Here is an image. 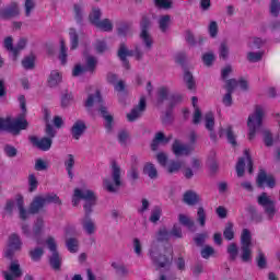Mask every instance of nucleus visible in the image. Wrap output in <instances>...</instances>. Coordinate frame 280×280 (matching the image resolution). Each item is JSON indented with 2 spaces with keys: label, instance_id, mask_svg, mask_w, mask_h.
<instances>
[{
  "label": "nucleus",
  "instance_id": "nucleus-1",
  "mask_svg": "<svg viewBox=\"0 0 280 280\" xmlns=\"http://www.w3.org/2000/svg\"><path fill=\"white\" fill-rule=\"evenodd\" d=\"M80 200H84L83 209L85 217L81 222L83 231H85L88 235H93V233H95V222L91 219V214L93 213V208L97 205V197L93 190L75 188L72 196L73 207H78Z\"/></svg>",
  "mask_w": 280,
  "mask_h": 280
},
{
  "label": "nucleus",
  "instance_id": "nucleus-2",
  "mask_svg": "<svg viewBox=\"0 0 280 280\" xmlns=\"http://www.w3.org/2000/svg\"><path fill=\"white\" fill-rule=\"evenodd\" d=\"M149 256L153 264L156 265V270H159V268H170L174 259V250H172V247H168L164 250V254H159L156 241H153L149 250Z\"/></svg>",
  "mask_w": 280,
  "mask_h": 280
},
{
  "label": "nucleus",
  "instance_id": "nucleus-3",
  "mask_svg": "<svg viewBox=\"0 0 280 280\" xmlns=\"http://www.w3.org/2000/svg\"><path fill=\"white\" fill-rule=\"evenodd\" d=\"M100 104V113L103 117V119H105L106 124H105V129L108 132L113 131V115L108 114V108H106V106H104V98H102V93L100 92V90H96L95 94H90L86 102H85V106L86 108H91L93 106V104Z\"/></svg>",
  "mask_w": 280,
  "mask_h": 280
},
{
  "label": "nucleus",
  "instance_id": "nucleus-4",
  "mask_svg": "<svg viewBox=\"0 0 280 280\" xmlns=\"http://www.w3.org/2000/svg\"><path fill=\"white\" fill-rule=\"evenodd\" d=\"M51 203L62 205V200H60V197H58V195L54 192L47 194L45 196L38 195L34 197L33 201L30 205L28 211L30 213H32V215H36V213H40L43 208Z\"/></svg>",
  "mask_w": 280,
  "mask_h": 280
},
{
  "label": "nucleus",
  "instance_id": "nucleus-5",
  "mask_svg": "<svg viewBox=\"0 0 280 280\" xmlns=\"http://www.w3.org/2000/svg\"><path fill=\"white\" fill-rule=\"evenodd\" d=\"M253 235L250 230L243 229L241 234V260L244 264L253 261Z\"/></svg>",
  "mask_w": 280,
  "mask_h": 280
},
{
  "label": "nucleus",
  "instance_id": "nucleus-6",
  "mask_svg": "<svg viewBox=\"0 0 280 280\" xmlns=\"http://www.w3.org/2000/svg\"><path fill=\"white\" fill-rule=\"evenodd\" d=\"M264 124V108L261 105H256L255 113L248 116L247 126L249 128L248 139L253 141L259 128Z\"/></svg>",
  "mask_w": 280,
  "mask_h": 280
},
{
  "label": "nucleus",
  "instance_id": "nucleus-7",
  "mask_svg": "<svg viewBox=\"0 0 280 280\" xmlns=\"http://www.w3.org/2000/svg\"><path fill=\"white\" fill-rule=\"evenodd\" d=\"M27 128V120H12V118H0V132H10L11 135H20L21 130Z\"/></svg>",
  "mask_w": 280,
  "mask_h": 280
},
{
  "label": "nucleus",
  "instance_id": "nucleus-8",
  "mask_svg": "<svg viewBox=\"0 0 280 280\" xmlns=\"http://www.w3.org/2000/svg\"><path fill=\"white\" fill-rule=\"evenodd\" d=\"M112 178L114 185L109 179H105L103 185L109 194H117V189L121 187V167H119L116 162H113L112 164Z\"/></svg>",
  "mask_w": 280,
  "mask_h": 280
},
{
  "label": "nucleus",
  "instance_id": "nucleus-9",
  "mask_svg": "<svg viewBox=\"0 0 280 280\" xmlns=\"http://www.w3.org/2000/svg\"><path fill=\"white\" fill-rule=\"evenodd\" d=\"M46 244L49 250L52 252V255L49 258V264L52 270H60V268L62 267V258L58 253V245L56 244V240L54 238V236H49L46 240Z\"/></svg>",
  "mask_w": 280,
  "mask_h": 280
},
{
  "label": "nucleus",
  "instance_id": "nucleus-10",
  "mask_svg": "<svg viewBox=\"0 0 280 280\" xmlns=\"http://www.w3.org/2000/svg\"><path fill=\"white\" fill-rule=\"evenodd\" d=\"M152 25V22L150 21V18L142 16V20L140 22V38L142 43L144 44L145 49H152V45H154V40L152 39V35H150V26Z\"/></svg>",
  "mask_w": 280,
  "mask_h": 280
},
{
  "label": "nucleus",
  "instance_id": "nucleus-11",
  "mask_svg": "<svg viewBox=\"0 0 280 280\" xmlns=\"http://www.w3.org/2000/svg\"><path fill=\"white\" fill-rule=\"evenodd\" d=\"M257 203L264 208V211L268 220H272L277 213V208L275 206V200L270 199L268 192H261L257 197Z\"/></svg>",
  "mask_w": 280,
  "mask_h": 280
},
{
  "label": "nucleus",
  "instance_id": "nucleus-12",
  "mask_svg": "<svg viewBox=\"0 0 280 280\" xmlns=\"http://www.w3.org/2000/svg\"><path fill=\"white\" fill-rule=\"evenodd\" d=\"M244 156L245 158H240L238 162L236 163V174L238 178H242V176H244L246 161H247L248 174H253V158L250 156V150L245 149Z\"/></svg>",
  "mask_w": 280,
  "mask_h": 280
},
{
  "label": "nucleus",
  "instance_id": "nucleus-13",
  "mask_svg": "<svg viewBox=\"0 0 280 280\" xmlns=\"http://www.w3.org/2000/svg\"><path fill=\"white\" fill-rule=\"evenodd\" d=\"M21 246H23V242H21L19 234H11L9 236L8 248L4 253V257H7V259H12L14 257V253L16 250H21Z\"/></svg>",
  "mask_w": 280,
  "mask_h": 280
},
{
  "label": "nucleus",
  "instance_id": "nucleus-14",
  "mask_svg": "<svg viewBox=\"0 0 280 280\" xmlns=\"http://www.w3.org/2000/svg\"><path fill=\"white\" fill-rule=\"evenodd\" d=\"M256 185L260 189L264 188L265 185H267L269 189H275L277 180L273 175H268L264 168H260L256 178Z\"/></svg>",
  "mask_w": 280,
  "mask_h": 280
},
{
  "label": "nucleus",
  "instance_id": "nucleus-15",
  "mask_svg": "<svg viewBox=\"0 0 280 280\" xmlns=\"http://www.w3.org/2000/svg\"><path fill=\"white\" fill-rule=\"evenodd\" d=\"M31 143L34 145V148H37V150H42V152H49L51 150V145L54 144V140L51 138H38L36 136L30 137Z\"/></svg>",
  "mask_w": 280,
  "mask_h": 280
},
{
  "label": "nucleus",
  "instance_id": "nucleus-16",
  "mask_svg": "<svg viewBox=\"0 0 280 280\" xmlns=\"http://www.w3.org/2000/svg\"><path fill=\"white\" fill-rule=\"evenodd\" d=\"M2 275L5 280L21 279L23 277V269H21L19 261H12L9 266V271H3Z\"/></svg>",
  "mask_w": 280,
  "mask_h": 280
},
{
  "label": "nucleus",
  "instance_id": "nucleus-17",
  "mask_svg": "<svg viewBox=\"0 0 280 280\" xmlns=\"http://www.w3.org/2000/svg\"><path fill=\"white\" fill-rule=\"evenodd\" d=\"M172 151L175 156H189L194 152V144H180V140L176 139L173 142Z\"/></svg>",
  "mask_w": 280,
  "mask_h": 280
},
{
  "label": "nucleus",
  "instance_id": "nucleus-18",
  "mask_svg": "<svg viewBox=\"0 0 280 280\" xmlns=\"http://www.w3.org/2000/svg\"><path fill=\"white\" fill-rule=\"evenodd\" d=\"M147 106L145 96H141L139 104L133 107L129 114H127L128 121H137V119L145 113Z\"/></svg>",
  "mask_w": 280,
  "mask_h": 280
},
{
  "label": "nucleus",
  "instance_id": "nucleus-19",
  "mask_svg": "<svg viewBox=\"0 0 280 280\" xmlns=\"http://www.w3.org/2000/svg\"><path fill=\"white\" fill-rule=\"evenodd\" d=\"M135 56V50H128L125 43H121L118 49V58L121 60L125 69H130L128 57Z\"/></svg>",
  "mask_w": 280,
  "mask_h": 280
},
{
  "label": "nucleus",
  "instance_id": "nucleus-20",
  "mask_svg": "<svg viewBox=\"0 0 280 280\" xmlns=\"http://www.w3.org/2000/svg\"><path fill=\"white\" fill-rule=\"evenodd\" d=\"M14 16H19V4L16 2H11L4 9H0V18L1 19H14Z\"/></svg>",
  "mask_w": 280,
  "mask_h": 280
},
{
  "label": "nucleus",
  "instance_id": "nucleus-21",
  "mask_svg": "<svg viewBox=\"0 0 280 280\" xmlns=\"http://www.w3.org/2000/svg\"><path fill=\"white\" fill-rule=\"evenodd\" d=\"M70 132L75 141H80V137L86 132V122H84V120H77L72 125Z\"/></svg>",
  "mask_w": 280,
  "mask_h": 280
},
{
  "label": "nucleus",
  "instance_id": "nucleus-22",
  "mask_svg": "<svg viewBox=\"0 0 280 280\" xmlns=\"http://www.w3.org/2000/svg\"><path fill=\"white\" fill-rule=\"evenodd\" d=\"M224 135H226V139L229 143L232 145V148H236L237 140H236L235 133H233V127L229 126L226 127V129H220L219 137L222 138L224 137Z\"/></svg>",
  "mask_w": 280,
  "mask_h": 280
},
{
  "label": "nucleus",
  "instance_id": "nucleus-23",
  "mask_svg": "<svg viewBox=\"0 0 280 280\" xmlns=\"http://www.w3.org/2000/svg\"><path fill=\"white\" fill-rule=\"evenodd\" d=\"M184 202L189 207H194V205H198V202H200V196H198L194 190H187L184 194Z\"/></svg>",
  "mask_w": 280,
  "mask_h": 280
},
{
  "label": "nucleus",
  "instance_id": "nucleus-24",
  "mask_svg": "<svg viewBox=\"0 0 280 280\" xmlns=\"http://www.w3.org/2000/svg\"><path fill=\"white\" fill-rule=\"evenodd\" d=\"M60 82H62V73H60L58 70H52L48 78V85L54 89V86H58Z\"/></svg>",
  "mask_w": 280,
  "mask_h": 280
},
{
  "label": "nucleus",
  "instance_id": "nucleus-25",
  "mask_svg": "<svg viewBox=\"0 0 280 280\" xmlns=\"http://www.w3.org/2000/svg\"><path fill=\"white\" fill-rule=\"evenodd\" d=\"M183 165H185L184 161L172 160V161H170V163L166 166V172L168 174H178V172H180V168L183 167Z\"/></svg>",
  "mask_w": 280,
  "mask_h": 280
},
{
  "label": "nucleus",
  "instance_id": "nucleus-26",
  "mask_svg": "<svg viewBox=\"0 0 280 280\" xmlns=\"http://www.w3.org/2000/svg\"><path fill=\"white\" fill-rule=\"evenodd\" d=\"M73 14L77 23H82L84 19V3L79 2L73 5Z\"/></svg>",
  "mask_w": 280,
  "mask_h": 280
},
{
  "label": "nucleus",
  "instance_id": "nucleus-27",
  "mask_svg": "<svg viewBox=\"0 0 280 280\" xmlns=\"http://www.w3.org/2000/svg\"><path fill=\"white\" fill-rule=\"evenodd\" d=\"M75 166V156L73 154H68V159L65 161V167L68 172V176L73 180V167Z\"/></svg>",
  "mask_w": 280,
  "mask_h": 280
},
{
  "label": "nucleus",
  "instance_id": "nucleus-28",
  "mask_svg": "<svg viewBox=\"0 0 280 280\" xmlns=\"http://www.w3.org/2000/svg\"><path fill=\"white\" fill-rule=\"evenodd\" d=\"M85 71L89 73H95V69H97V58L93 56H88L85 58Z\"/></svg>",
  "mask_w": 280,
  "mask_h": 280
},
{
  "label": "nucleus",
  "instance_id": "nucleus-29",
  "mask_svg": "<svg viewBox=\"0 0 280 280\" xmlns=\"http://www.w3.org/2000/svg\"><path fill=\"white\" fill-rule=\"evenodd\" d=\"M43 229H45V220H43L42 217H38L33 226L34 236L40 237V235H43Z\"/></svg>",
  "mask_w": 280,
  "mask_h": 280
},
{
  "label": "nucleus",
  "instance_id": "nucleus-30",
  "mask_svg": "<svg viewBox=\"0 0 280 280\" xmlns=\"http://www.w3.org/2000/svg\"><path fill=\"white\" fill-rule=\"evenodd\" d=\"M143 173L149 176V178H159V171H156V166L152 163H147L143 167Z\"/></svg>",
  "mask_w": 280,
  "mask_h": 280
},
{
  "label": "nucleus",
  "instance_id": "nucleus-31",
  "mask_svg": "<svg viewBox=\"0 0 280 280\" xmlns=\"http://www.w3.org/2000/svg\"><path fill=\"white\" fill-rule=\"evenodd\" d=\"M69 36H70V49H78V45H80V36L78 35V32L75 28L69 30Z\"/></svg>",
  "mask_w": 280,
  "mask_h": 280
},
{
  "label": "nucleus",
  "instance_id": "nucleus-32",
  "mask_svg": "<svg viewBox=\"0 0 280 280\" xmlns=\"http://www.w3.org/2000/svg\"><path fill=\"white\" fill-rule=\"evenodd\" d=\"M223 237L228 242H231L232 240H235V231L233 230V222H228L224 231H223Z\"/></svg>",
  "mask_w": 280,
  "mask_h": 280
},
{
  "label": "nucleus",
  "instance_id": "nucleus-33",
  "mask_svg": "<svg viewBox=\"0 0 280 280\" xmlns=\"http://www.w3.org/2000/svg\"><path fill=\"white\" fill-rule=\"evenodd\" d=\"M184 82H186L188 91H196V81L194 80V74H191V72L185 71Z\"/></svg>",
  "mask_w": 280,
  "mask_h": 280
},
{
  "label": "nucleus",
  "instance_id": "nucleus-34",
  "mask_svg": "<svg viewBox=\"0 0 280 280\" xmlns=\"http://www.w3.org/2000/svg\"><path fill=\"white\" fill-rule=\"evenodd\" d=\"M170 235L171 233L167 231V228H160L155 234V240L156 242H168Z\"/></svg>",
  "mask_w": 280,
  "mask_h": 280
},
{
  "label": "nucleus",
  "instance_id": "nucleus-35",
  "mask_svg": "<svg viewBox=\"0 0 280 280\" xmlns=\"http://www.w3.org/2000/svg\"><path fill=\"white\" fill-rule=\"evenodd\" d=\"M163 214V209H161L160 206H154L153 209L151 210V215L149 218L150 222L153 224H156L159 220H161V215Z\"/></svg>",
  "mask_w": 280,
  "mask_h": 280
},
{
  "label": "nucleus",
  "instance_id": "nucleus-36",
  "mask_svg": "<svg viewBox=\"0 0 280 280\" xmlns=\"http://www.w3.org/2000/svg\"><path fill=\"white\" fill-rule=\"evenodd\" d=\"M168 95H170V89H167V86L159 88L158 89V98H156L158 104H163V102H165V100H168Z\"/></svg>",
  "mask_w": 280,
  "mask_h": 280
},
{
  "label": "nucleus",
  "instance_id": "nucleus-37",
  "mask_svg": "<svg viewBox=\"0 0 280 280\" xmlns=\"http://www.w3.org/2000/svg\"><path fill=\"white\" fill-rule=\"evenodd\" d=\"M90 23L96 27L97 23L101 22L100 19H102V11L97 8H94L92 12L89 15Z\"/></svg>",
  "mask_w": 280,
  "mask_h": 280
},
{
  "label": "nucleus",
  "instance_id": "nucleus-38",
  "mask_svg": "<svg viewBox=\"0 0 280 280\" xmlns=\"http://www.w3.org/2000/svg\"><path fill=\"white\" fill-rule=\"evenodd\" d=\"M256 264L260 270H264V268H266L268 266V260L266 259V254H264V252H261V249H258V254L256 256Z\"/></svg>",
  "mask_w": 280,
  "mask_h": 280
},
{
  "label": "nucleus",
  "instance_id": "nucleus-39",
  "mask_svg": "<svg viewBox=\"0 0 280 280\" xmlns=\"http://www.w3.org/2000/svg\"><path fill=\"white\" fill-rule=\"evenodd\" d=\"M97 30H102V32H113V22L109 19H104L96 25Z\"/></svg>",
  "mask_w": 280,
  "mask_h": 280
},
{
  "label": "nucleus",
  "instance_id": "nucleus-40",
  "mask_svg": "<svg viewBox=\"0 0 280 280\" xmlns=\"http://www.w3.org/2000/svg\"><path fill=\"white\" fill-rule=\"evenodd\" d=\"M67 44L65 40L61 38L60 39V52H59V60L61 65H67Z\"/></svg>",
  "mask_w": 280,
  "mask_h": 280
},
{
  "label": "nucleus",
  "instance_id": "nucleus-41",
  "mask_svg": "<svg viewBox=\"0 0 280 280\" xmlns=\"http://www.w3.org/2000/svg\"><path fill=\"white\" fill-rule=\"evenodd\" d=\"M206 121V130H213L215 127V118L213 117V113L209 112L205 115Z\"/></svg>",
  "mask_w": 280,
  "mask_h": 280
},
{
  "label": "nucleus",
  "instance_id": "nucleus-42",
  "mask_svg": "<svg viewBox=\"0 0 280 280\" xmlns=\"http://www.w3.org/2000/svg\"><path fill=\"white\" fill-rule=\"evenodd\" d=\"M127 178L129 180H139V167L137 164H131L130 170L127 172Z\"/></svg>",
  "mask_w": 280,
  "mask_h": 280
},
{
  "label": "nucleus",
  "instance_id": "nucleus-43",
  "mask_svg": "<svg viewBox=\"0 0 280 280\" xmlns=\"http://www.w3.org/2000/svg\"><path fill=\"white\" fill-rule=\"evenodd\" d=\"M45 255V250L42 247H36L35 249L30 252V257L32 261H40V257Z\"/></svg>",
  "mask_w": 280,
  "mask_h": 280
},
{
  "label": "nucleus",
  "instance_id": "nucleus-44",
  "mask_svg": "<svg viewBox=\"0 0 280 280\" xmlns=\"http://www.w3.org/2000/svg\"><path fill=\"white\" fill-rule=\"evenodd\" d=\"M228 255H230V261H235V259H237V255H238L237 244L231 243L228 246Z\"/></svg>",
  "mask_w": 280,
  "mask_h": 280
},
{
  "label": "nucleus",
  "instance_id": "nucleus-45",
  "mask_svg": "<svg viewBox=\"0 0 280 280\" xmlns=\"http://www.w3.org/2000/svg\"><path fill=\"white\" fill-rule=\"evenodd\" d=\"M4 47L8 51H11V54L13 55V60H16V49L14 47L12 37H7L4 39Z\"/></svg>",
  "mask_w": 280,
  "mask_h": 280
},
{
  "label": "nucleus",
  "instance_id": "nucleus-46",
  "mask_svg": "<svg viewBox=\"0 0 280 280\" xmlns=\"http://www.w3.org/2000/svg\"><path fill=\"white\" fill-rule=\"evenodd\" d=\"M170 21H172V18L170 15H163L159 20V25L161 32H167V27H170Z\"/></svg>",
  "mask_w": 280,
  "mask_h": 280
},
{
  "label": "nucleus",
  "instance_id": "nucleus-47",
  "mask_svg": "<svg viewBox=\"0 0 280 280\" xmlns=\"http://www.w3.org/2000/svg\"><path fill=\"white\" fill-rule=\"evenodd\" d=\"M178 220H179V223H182L183 226H187V229H194L195 226L194 220L189 219V217L185 214H179Z\"/></svg>",
  "mask_w": 280,
  "mask_h": 280
},
{
  "label": "nucleus",
  "instance_id": "nucleus-48",
  "mask_svg": "<svg viewBox=\"0 0 280 280\" xmlns=\"http://www.w3.org/2000/svg\"><path fill=\"white\" fill-rule=\"evenodd\" d=\"M197 221L199 222L200 226H205V224H207V213L202 207H199L197 210Z\"/></svg>",
  "mask_w": 280,
  "mask_h": 280
},
{
  "label": "nucleus",
  "instance_id": "nucleus-49",
  "mask_svg": "<svg viewBox=\"0 0 280 280\" xmlns=\"http://www.w3.org/2000/svg\"><path fill=\"white\" fill-rule=\"evenodd\" d=\"M261 58H264V52H261V51H257V52L249 51V52H247L248 62H259L261 60Z\"/></svg>",
  "mask_w": 280,
  "mask_h": 280
},
{
  "label": "nucleus",
  "instance_id": "nucleus-50",
  "mask_svg": "<svg viewBox=\"0 0 280 280\" xmlns=\"http://www.w3.org/2000/svg\"><path fill=\"white\" fill-rule=\"evenodd\" d=\"M38 189V179L36 178V175L30 174L28 175V191H36Z\"/></svg>",
  "mask_w": 280,
  "mask_h": 280
},
{
  "label": "nucleus",
  "instance_id": "nucleus-51",
  "mask_svg": "<svg viewBox=\"0 0 280 280\" xmlns=\"http://www.w3.org/2000/svg\"><path fill=\"white\" fill-rule=\"evenodd\" d=\"M279 12H280V2L279 0H271L270 2V14L271 16H279Z\"/></svg>",
  "mask_w": 280,
  "mask_h": 280
},
{
  "label": "nucleus",
  "instance_id": "nucleus-52",
  "mask_svg": "<svg viewBox=\"0 0 280 280\" xmlns=\"http://www.w3.org/2000/svg\"><path fill=\"white\" fill-rule=\"evenodd\" d=\"M264 143L267 148H272V145H275V139L269 130L264 131Z\"/></svg>",
  "mask_w": 280,
  "mask_h": 280
},
{
  "label": "nucleus",
  "instance_id": "nucleus-53",
  "mask_svg": "<svg viewBox=\"0 0 280 280\" xmlns=\"http://www.w3.org/2000/svg\"><path fill=\"white\" fill-rule=\"evenodd\" d=\"M215 60V55L213 52H206L202 55V62L206 67H211Z\"/></svg>",
  "mask_w": 280,
  "mask_h": 280
},
{
  "label": "nucleus",
  "instance_id": "nucleus-54",
  "mask_svg": "<svg viewBox=\"0 0 280 280\" xmlns=\"http://www.w3.org/2000/svg\"><path fill=\"white\" fill-rule=\"evenodd\" d=\"M66 245L70 253H78V241L75 238H68Z\"/></svg>",
  "mask_w": 280,
  "mask_h": 280
},
{
  "label": "nucleus",
  "instance_id": "nucleus-55",
  "mask_svg": "<svg viewBox=\"0 0 280 280\" xmlns=\"http://www.w3.org/2000/svg\"><path fill=\"white\" fill-rule=\"evenodd\" d=\"M170 101V108H174V106L180 104L183 102V95L180 94H173L168 97Z\"/></svg>",
  "mask_w": 280,
  "mask_h": 280
},
{
  "label": "nucleus",
  "instance_id": "nucleus-56",
  "mask_svg": "<svg viewBox=\"0 0 280 280\" xmlns=\"http://www.w3.org/2000/svg\"><path fill=\"white\" fill-rule=\"evenodd\" d=\"M4 154H7V156L9 159H14V156H16V154H19V150H16V148H14L11 144H5L4 145Z\"/></svg>",
  "mask_w": 280,
  "mask_h": 280
},
{
  "label": "nucleus",
  "instance_id": "nucleus-57",
  "mask_svg": "<svg viewBox=\"0 0 280 280\" xmlns=\"http://www.w3.org/2000/svg\"><path fill=\"white\" fill-rule=\"evenodd\" d=\"M154 139L158 143H170V141H172V136L165 137V133L160 131L155 133Z\"/></svg>",
  "mask_w": 280,
  "mask_h": 280
},
{
  "label": "nucleus",
  "instance_id": "nucleus-58",
  "mask_svg": "<svg viewBox=\"0 0 280 280\" xmlns=\"http://www.w3.org/2000/svg\"><path fill=\"white\" fill-rule=\"evenodd\" d=\"M207 237H209V234L207 232L197 234V237L194 238V242L197 246H205V242H207Z\"/></svg>",
  "mask_w": 280,
  "mask_h": 280
},
{
  "label": "nucleus",
  "instance_id": "nucleus-59",
  "mask_svg": "<svg viewBox=\"0 0 280 280\" xmlns=\"http://www.w3.org/2000/svg\"><path fill=\"white\" fill-rule=\"evenodd\" d=\"M112 267L116 270L118 277H126V275H128V269H126L124 265H117V262H113Z\"/></svg>",
  "mask_w": 280,
  "mask_h": 280
},
{
  "label": "nucleus",
  "instance_id": "nucleus-60",
  "mask_svg": "<svg viewBox=\"0 0 280 280\" xmlns=\"http://www.w3.org/2000/svg\"><path fill=\"white\" fill-rule=\"evenodd\" d=\"M215 254V249H213V247L206 245L202 249H201V257L203 259H209V257H211V255Z\"/></svg>",
  "mask_w": 280,
  "mask_h": 280
},
{
  "label": "nucleus",
  "instance_id": "nucleus-61",
  "mask_svg": "<svg viewBox=\"0 0 280 280\" xmlns=\"http://www.w3.org/2000/svg\"><path fill=\"white\" fill-rule=\"evenodd\" d=\"M219 51V56L222 60H226L229 58V46L226 43H221Z\"/></svg>",
  "mask_w": 280,
  "mask_h": 280
},
{
  "label": "nucleus",
  "instance_id": "nucleus-62",
  "mask_svg": "<svg viewBox=\"0 0 280 280\" xmlns=\"http://www.w3.org/2000/svg\"><path fill=\"white\" fill-rule=\"evenodd\" d=\"M235 86H237V80L229 79L225 81V90L228 93H233V91H235Z\"/></svg>",
  "mask_w": 280,
  "mask_h": 280
},
{
  "label": "nucleus",
  "instance_id": "nucleus-63",
  "mask_svg": "<svg viewBox=\"0 0 280 280\" xmlns=\"http://www.w3.org/2000/svg\"><path fill=\"white\" fill-rule=\"evenodd\" d=\"M47 162L43 159H37L35 162V170L36 172H45L47 170Z\"/></svg>",
  "mask_w": 280,
  "mask_h": 280
},
{
  "label": "nucleus",
  "instance_id": "nucleus-64",
  "mask_svg": "<svg viewBox=\"0 0 280 280\" xmlns=\"http://www.w3.org/2000/svg\"><path fill=\"white\" fill-rule=\"evenodd\" d=\"M24 69H34V57H25L22 61Z\"/></svg>",
  "mask_w": 280,
  "mask_h": 280
}]
</instances>
